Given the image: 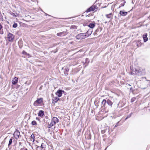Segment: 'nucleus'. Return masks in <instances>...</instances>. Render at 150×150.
<instances>
[{"mask_svg":"<svg viewBox=\"0 0 150 150\" xmlns=\"http://www.w3.org/2000/svg\"><path fill=\"white\" fill-rule=\"evenodd\" d=\"M132 89V88H130V89L131 90V89Z\"/></svg>","mask_w":150,"mask_h":150,"instance_id":"obj_43","label":"nucleus"},{"mask_svg":"<svg viewBox=\"0 0 150 150\" xmlns=\"http://www.w3.org/2000/svg\"><path fill=\"white\" fill-rule=\"evenodd\" d=\"M88 26L90 28H93L95 26V23L94 22V23H90Z\"/></svg>","mask_w":150,"mask_h":150,"instance_id":"obj_14","label":"nucleus"},{"mask_svg":"<svg viewBox=\"0 0 150 150\" xmlns=\"http://www.w3.org/2000/svg\"><path fill=\"white\" fill-rule=\"evenodd\" d=\"M46 15H48V16H50L49 15L47 14H46Z\"/></svg>","mask_w":150,"mask_h":150,"instance_id":"obj_41","label":"nucleus"},{"mask_svg":"<svg viewBox=\"0 0 150 150\" xmlns=\"http://www.w3.org/2000/svg\"><path fill=\"white\" fill-rule=\"evenodd\" d=\"M132 114V113H131L130 115H128L127 116V117L125 118V120H127V118L130 117L131 116Z\"/></svg>","mask_w":150,"mask_h":150,"instance_id":"obj_31","label":"nucleus"},{"mask_svg":"<svg viewBox=\"0 0 150 150\" xmlns=\"http://www.w3.org/2000/svg\"><path fill=\"white\" fill-rule=\"evenodd\" d=\"M21 43V41H19L18 42V45H19V47H22V46H23V45H21H21H20V43Z\"/></svg>","mask_w":150,"mask_h":150,"instance_id":"obj_33","label":"nucleus"},{"mask_svg":"<svg viewBox=\"0 0 150 150\" xmlns=\"http://www.w3.org/2000/svg\"><path fill=\"white\" fill-rule=\"evenodd\" d=\"M13 16H16L15 15V13H12V14H11Z\"/></svg>","mask_w":150,"mask_h":150,"instance_id":"obj_37","label":"nucleus"},{"mask_svg":"<svg viewBox=\"0 0 150 150\" xmlns=\"http://www.w3.org/2000/svg\"><path fill=\"white\" fill-rule=\"evenodd\" d=\"M115 18H116V16H115Z\"/></svg>","mask_w":150,"mask_h":150,"instance_id":"obj_42","label":"nucleus"},{"mask_svg":"<svg viewBox=\"0 0 150 150\" xmlns=\"http://www.w3.org/2000/svg\"><path fill=\"white\" fill-rule=\"evenodd\" d=\"M59 121V120L56 117H53L51 121L50 120H48L47 122L48 125V127L49 128H51L57 123Z\"/></svg>","mask_w":150,"mask_h":150,"instance_id":"obj_2","label":"nucleus"},{"mask_svg":"<svg viewBox=\"0 0 150 150\" xmlns=\"http://www.w3.org/2000/svg\"><path fill=\"white\" fill-rule=\"evenodd\" d=\"M69 69L67 67H66L65 68L64 71V74L65 76L68 74V72L69 71Z\"/></svg>","mask_w":150,"mask_h":150,"instance_id":"obj_13","label":"nucleus"},{"mask_svg":"<svg viewBox=\"0 0 150 150\" xmlns=\"http://www.w3.org/2000/svg\"><path fill=\"white\" fill-rule=\"evenodd\" d=\"M20 150H28V149L26 148L25 147H23L22 148H21Z\"/></svg>","mask_w":150,"mask_h":150,"instance_id":"obj_29","label":"nucleus"},{"mask_svg":"<svg viewBox=\"0 0 150 150\" xmlns=\"http://www.w3.org/2000/svg\"><path fill=\"white\" fill-rule=\"evenodd\" d=\"M97 7L96 5H93L88 8L86 11L87 13L90 12L91 11H94L95 9H96Z\"/></svg>","mask_w":150,"mask_h":150,"instance_id":"obj_4","label":"nucleus"},{"mask_svg":"<svg viewBox=\"0 0 150 150\" xmlns=\"http://www.w3.org/2000/svg\"><path fill=\"white\" fill-rule=\"evenodd\" d=\"M64 92V91H62V90H60L57 91V92L56 93V94L58 96L60 97L62 96V92Z\"/></svg>","mask_w":150,"mask_h":150,"instance_id":"obj_9","label":"nucleus"},{"mask_svg":"<svg viewBox=\"0 0 150 150\" xmlns=\"http://www.w3.org/2000/svg\"><path fill=\"white\" fill-rule=\"evenodd\" d=\"M135 45H136V46H138V47H139L142 46V44H141L140 41H138L134 42L133 43V45L134 46H135Z\"/></svg>","mask_w":150,"mask_h":150,"instance_id":"obj_10","label":"nucleus"},{"mask_svg":"<svg viewBox=\"0 0 150 150\" xmlns=\"http://www.w3.org/2000/svg\"><path fill=\"white\" fill-rule=\"evenodd\" d=\"M36 119L37 120H39V119L38 118V117H36Z\"/></svg>","mask_w":150,"mask_h":150,"instance_id":"obj_38","label":"nucleus"},{"mask_svg":"<svg viewBox=\"0 0 150 150\" xmlns=\"http://www.w3.org/2000/svg\"><path fill=\"white\" fill-rule=\"evenodd\" d=\"M31 124L33 125H37L36 122L35 120H33Z\"/></svg>","mask_w":150,"mask_h":150,"instance_id":"obj_25","label":"nucleus"},{"mask_svg":"<svg viewBox=\"0 0 150 150\" xmlns=\"http://www.w3.org/2000/svg\"><path fill=\"white\" fill-rule=\"evenodd\" d=\"M131 72L130 74L132 75H144L146 73L145 70L144 69L141 68H133L130 67Z\"/></svg>","mask_w":150,"mask_h":150,"instance_id":"obj_1","label":"nucleus"},{"mask_svg":"<svg viewBox=\"0 0 150 150\" xmlns=\"http://www.w3.org/2000/svg\"><path fill=\"white\" fill-rule=\"evenodd\" d=\"M46 145L43 143H42L41 146V147L42 148H45Z\"/></svg>","mask_w":150,"mask_h":150,"instance_id":"obj_28","label":"nucleus"},{"mask_svg":"<svg viewBox=\"0 0 150 150\" xmlns=\"http://www.w3.org/2000/svg\"><path fill=\"white\" fill-rule=\"evenodd\" d=\"M64 68H62V69H63Z\"/></svg>","mask_w":150,"mask_h":150,"instance_id":"obj_46","label":"nucleus"},{"mask_svg":"<svg viewBox=\"0 0 150 150\" xmlns=\"http://www.w3.org/2000/svg\"><path fill=\"white\" fill-rule=\"evenodd\" d=\"M20 134V133L18 130L16 131L13 134L14 137L17 139L19 138Z\"/></svg>","mask_w":150,"mask_h":150,"instance_id":"obj_6","label":"nucleus"},{"mask_svg":"<svg viewBox=\"0 0 150 150\" xmlns=\"http://www.w3.org/2000/svg\"><path fill=\"white\" fill-rule=\"evenodd\" d=\"M106 150V149H105V150Z\"/></svg>","mask_w":150,"mask_h":150,"instance_id":"obj_47","label":"nucleus"},{"mask_svg":"<svg viewBox=\"0 0 150 150\" xmlns=\"http://www.w3.org/2000/svg\"><path fill=\"white\" fill-rule=\"evenodd\" d=\"M18 78L17 77H15L12 80V83L13 85L16 84L18 82Z\"/></svg>","mask_w":150,"mask_h":150,"instance_id":"obj_12","label":"nucleus"},{"mask_svg":"<svg viewBox=\"0 0 150 150\" xmlns=\"http://www.w3.org/2000/svg\"><path fill=\"white\" fill-rule=\"evenodd\" d=\"M126 3L125 1H124L123 2V3H122L120 6L119 7V8H120L121 6H124L125 3Z\"/></svg>","mask_w":150,"mask_h":150,"instance_id":"obj_26","label":"nucleus"},{"mask_svg":"<svg viewBox=\"0 0 150 150\" xmlns=\"http://www.w3.org/2000/svg\"><path fill=\"white\" fill-rule=\"evenodd\" d=\"M2 27H3L2 25L0 24V30L1 29Z\"/></svg>","mask_w":150,"mask_h":150,"instance_id":"obj_35","label":"nucleus"},{"mask_svg":"<svg viewBox=\"0 0 150 150\" xmlns=\"http://www.w3.org/2000/svg\"><path fill=\"white\" fill-rule=\"evenodd\" d=\"M44 115V111L42 110H40L38 113V115L40 117H42Z\"/></svg>","mask_w":150,"mask_h":150,"instance_id":"obj_15","label":"nucleus"},{"mask_svg":"<svg viewBox=\"0 0 150 150\" xmlns=\"http://www.w3.org/2000/svg\"><path fill=\"white\" fill-rule=\"evenodd\" d=\"M59 99V98L57 97H54L53 98V100L54 101L55 103H56Z\"/></svg>","mask_w":150,"mask_h":150,"instance_id":"obj_19","label":"nucleus"},{"mask_svg":"<svg viewBox=\"0 0 150 150\" xmlns=\"http://www.w3.org/2000/svg\"><path fill=\"white\" fill-rule=\"evenodd\" d=\"M18 26L17 24L14 23L13 25V28H16Z\"/></svg>","mask_w":150,"mask_h":150,"instance_id":"obj_27","label":"nucleus"},{"mask_svg":"<svg viewBox=\"0 0 150 150\" xmlns=\"http://www.w3.org/2000/svg\"><path fill=\"white\" fill-rule=\"evenodd\" d=\"M76 38L78 40L84 39L83 33H80L78 34L76 36Z\"/></svg>","mask_w":150,"mask_h":150,"instance_id":"obj_8","label":"nucleus"},{"mask_svg":"<svg viewBox=\"0 0 150 150\" xmlns=\"http://www.w3.org/2000/svg\"><path fill=\"white\" fill-rule=\"evenodd\" d=\"M128 85L129 86H130V85L129 84H128Z\"/></svg>","mask_w":150,"mask_h":150,"instance_id":"obj_44","label":"nucleus"},{"mask_svg":"<svg viewBox=\"0 0 150 150\" xmlns=\"http://www.w3.org/2000/svg\"><path fill=\"white\" fill-rule=\"evenodd\" d=\"M102 28L101 27H99V28H98L95 31V32L97 33L99 31L100 32L102 30Z\"/></svg>","mask_w":150,"mask_h":150,"instance_id":"obj_22","label":"nucleus"},{"mask_svg":"<svg viewBox=\"0 0 150 150\" xmlns=\"http://www.w3.org/2000/svg\"><path fill=\"white\" fill-rule=\"evenodd\" d=\"M106 102H107V101L105 100L104 99L103 100L101 103L103 105V107H105V104Z\"/></svg>","mask_w":150,"mask_h":150,"instance_id":"obj_20","label":"nucleus"},{"mask_svg":"<svg viewBox=\"0 0 150 150\" xmlns=\"http://www.w3.org/2000/svg\"><path fill=\"white\" fill-rule=\"evenodd\" d=\"M96 34H97V33H96V32L95 33H93V34H94V35H95Z\"/></svg>","mask_w":150,"mask_h":150,"instance_id":"obj_39","label":"nucleus"},{"mask_svg":"<svg viewBox=\"0 0 150 150\" xmlns=\"http://www.w3.org/2000/svg\"><path fill=\"white\" fill-rule=\"evenodd\" d=\"M56 52H54V53H55Z\"/></svg>","mask_w":150,"mask_h":150,"instance_id":"obj_45","label":"nucleus"},{"mask_svg":"<svg viewBox=\"0 0 150 150\" xmlns=\"http://www.w3.org/2000/svg\"><path fill=\"white\" fill-rule=\"evenodd\" d=\"M92 32V30L91 29H89L86 33V34H88L89 36L90 35Z\"/></svg>","mask_w":150,"mask_h":150,"instance_id":"obj_18","label":"nucleus"},{"mask_svg":"<svg viewBox=\"0 0 150 150\" xmlns=\"http://www.w3.org/2000/svg\"><path fill=\"white\" fill-rule=\"evenodd\" d=\"M118 123H119V122H118L117 123V124L114 127H117V126H118Z\"/></svg>","mask_w":150,"mask_h":150,"instance_id":"obj_34","label":"nucleus"},{"mask_svg":"<svg viewBox=\"0 0 150 150\" xmlns=\"http://www.w3.org/2000/svg\"><path fill=\"white\" fill-rule=\"evenodd\" d=\"M146 79V77H142V79Z\"/></svg>","mask_w":150,"mask_h":150,"instance_id":"obj_40","label":"nucleus"},{"mask_svg":"<svg viewBox=\"0 0 150 150\" xmlns=\"http://www.w3.org/2000/svg\"><path fill=\"white\" fill-rule=\"evenodd\" d=\"M143 38L144 39V42H146L148 40L147 34V33H144L143 35Z\"/></svg>","mask_w":150,"mask_h":150,"instance_id":"obj_11","label":"nucleus"},{"mask_svg":"<svg viewBox=\"0 0 150 150\" xmlns=\"http://www.w3.org/2000/svg\"><path fill=\"white\" fill-rule=\"evenodd\" d=\"M64 32H60L57 34V35L59 36H62L65 35Z\"/></svg>","mask_w":150,"mask_h":150,"instance_id":"obj_17","label":"nucleus"},{"mask_svg":"<svg viewBox=\"0 0 150 150\" xmlns=\"http://www.w3.org/2000/svg\"><path fill=\"white\" fill-rule=\"evenodd\" d=\"M14 35L12 33H8V34L7 38L8 40L9 41H12L14 38Z\"/></svg>","mask_w":150,"mask_h":150,"instance_id":"obj_5","label":"nucleus"},{"mask_svg":"<svg viewBox=\"0 0 150 150\" xmlns=\"http://www.w3.org/2000/svg\"><path fill=\"white\" fill-rule=\"evenodd\" d=\"M31 138L33 139V141L34 140V138H35L34 135L33 134H32L31 136Z\"/></svg>","mask_w":150,"mask_h":150,"instance_id":"obj_30","label":"nucleus"},{"mask_svg":"<svg viewBox=\"0 0 150 150\" xmlns=\"http://www.w3.org/2000/svg\"><path fill=\"white\" fill-rule=\"evenodd\" d=\"M127 14V12H125L122 11H120L118 15V17H120L121 16H125Z\"/></svg>","mask_w":150,"mask_h":150,"instance_id":"obj_7","label":"nucleus"},{"mask_svg":"<svg viewBox=\"0 0 150 150\" xmlns=\"http://www.w3.org/2000/svg\"><path fill=\"white\" fill-rule=\"evenodd\" d=\"M107 103L108 105L110 106V107L111 108L112 105L113 104V103L111 102V101L110 100L108 99L107 100Z\"/></svg>","mask_w":150,"mask_h":150,"instance_id":"obj_16","label":"nucleus"},{"mask_svg":"<svg viewBox=\"0 0 150 150\" xmlns=\"http://www.w3.org/2000/svg\"><path fill=\"white\" fill-rule=\"evenodd\" d=\"M22 53L26 56H28V57H29L30 55L25 51H23L22 52Z\"/></svg>","mask_w":150,"mask_h":150,"instance_id":"obj_23","label":"nucleus"},{"mask_svg":"<svg viewBox=\"0 0 150 150\" xmlns=\"http://www.w3.org/2000/svg\"><path fill=\"white\" fill-rule=\"evenodd\" d=\"M0 19H1V18H0Z\"/></svg>","mask_w":150,"mask_h":150,"instance_id":"obj_48","label":"nucleus"},{"mask_svg":"<svg viewBox=\"0 0 150 150\" xmlns=\"http://www.w3.org/2000/svg\"><path fill=\"white\" fill-rule=\"evenodd\" d=\"M88 36L89 35L88 34H85L84 35V39L88 37Z\"/></svg>","mask_w":150,"mask_h":150,"instance_id":"obj_32","label":"nucleus"},{"mask_svg":"<svg viewBox=\"0 0 150 150\" xmlns=\"http://www.w3.org/2000/svg\"><path fill=\"white\" fill-rule=\"evenodd\" d=\"M43 102V99L40 98L37 99V100L35 101L34 103V105L35 106H38V105L42 103Z\"/></svg>","mask_w":150,"mask_h":150,"instance_id":"obj_3","label":"nucleus"},{"mask_svg":"<svg viewBox=\"0 0 150 150\" xmlns=\"http://www.w3.org/2000/svg\"><path fill=\"white\" fill-rule=\"evenodd\" d=\"M12 140H13V138H11V139H10L9 141V143L8 145V146L9 147L12 144Z\"/></svg>","mask_w":150,"mask_h":150,"instance_id":"obj_21","label":"nucleus"},{"mask_svg":"<svg viewBox=\"0 0 150 150\" xmlns=\"http://www.w3.org/2000/svg\"><path fill=\"white\" fill-rule=\"evenodd\" d=\"M87 23H85L83 24V25L84 26H86L87 25Z\"/></svg>","mask_w":150,"mask_h":150,"instance_id":"obj_36","label":"nucleus"},{"mask_svg":"<svg viewBox=\"0 0 150 150\" xmlns=\"http://www.w3.org/2000/svg\"><path fill=\"white\" fill-rule=\"evenodd\" d=\"M112 15V13H110L108 14H106L105 15V16L108 18H111Z\"/></svg>","mask_w":150,"mask_h":150,"instance_id":"obj_24","label":"nucleus"}]
</instances>
